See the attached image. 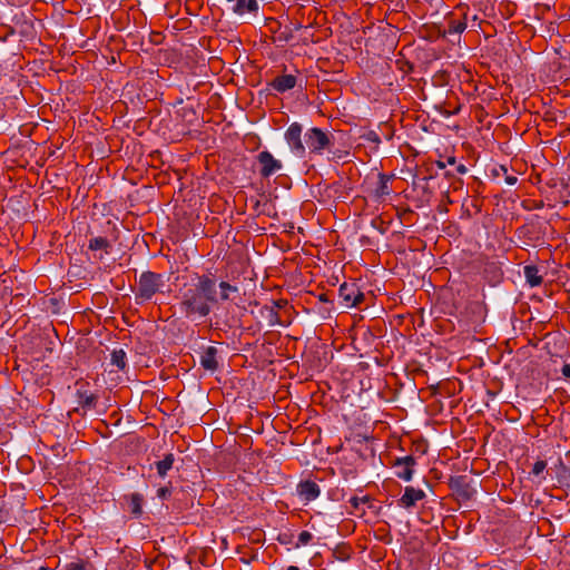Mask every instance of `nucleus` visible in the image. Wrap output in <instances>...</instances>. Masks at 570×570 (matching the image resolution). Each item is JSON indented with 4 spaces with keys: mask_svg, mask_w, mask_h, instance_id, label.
<instances>
[{
    "mask_svg": "<svg viewBox=\"0 0 570 570\" xmlns=\"http://www.w3.org/2000/svg\"><path fill=\"white\" fill-rule=\"evenodd\" d=\"M179 309L187 318L206 317L212 306L218 303L216 279L210 275H198L196 281L180 291Z\"/></svg>",
    "mask_w": 570,
    "mask_h": 570,
    "instance_id": "obj_1",
    "label": "nucleus"
},
{
    "mask_svg": "<svg viewBox=\"0 0 570 570\" xmlns=\"http://www.w3.org/2000/svg\"><path fill=\"white\" fill-rule=\"evenodd\" d=\"M163 286L164 279L161 274L150 271L142 272L139 276L135 291L136 302L139 304L151 299L155 294L160 292Z\"/></svg>",
    "mask_w": 570,
    "mask_h": 570,
    "instance_id": "obj_2",
    "label": "nucleus"
},
{
    "mask_svg": "<svg viewBox=\"0 0 570 570\" xmlns=\"http://www.w3.org/2000/svg\"><path fill=\"white\" fill-rule=\"evenodd\" d=\"M306 149L311 155L321 156L325 151H330L334 146L333 135L324 131L318 127H312L304 134Z\"/></svg>",
    "mask_w": 570,
    "mask_h": 570,
    "instance_id": "obj_3",
    "label": "nucleus"
},
{
    "mask_svg": "<svg viewBox=\"0 0 570 570\" xmlns=\"http://www.w3.org/2000/svg\"><path fill=\"white\" fill-rule=\"evenodd\" d=\"M303 126L299 122H292L284 134V139L289 150L298 158L306 155V147L302 140Z\"/></svg>",
    "mask_w": 570,
    "mask_h": 570,
    "instance_id": "obj_4",
    "label": "nucleus"
},
{
    "mask_svg": "<svg viewBox=\"0 0 570 570\" xmlns=\"http://www.w3.org/2000/svg\"><path fill=\"white\" fill-rule=\"evenodd\" d=\"M256 159L259 165V175L263 178H268L283 168L282 161L276 159L268 150H262Z\"/></svg>",
    "mask_w": 570,
    "mask_h": 570,
    "instance_id": "obj_5",
    "label": "nucleus"
},
{
    "mask_svg": "<svg viewBox=\"0 0 570 570\" xmlns=\"http://www.w3.org/2000/svg\"><path fill=\"white\" fill-rule=\"evenodd\" d=\"M338 296L346 307L358 306L364 299V294L356 283H343L338 288Z\"/></svg>",
    "mask_w": 570,
    "mask_h": 570,
    "instance_id": "obj_6",
    "label": "nucleus"
},
{
    "mask_svg": "<svg viewBox=\"0 0 570 570\" xmlns=\"http://www.w3.org/2000/svg\"><path fill=\"white\" fill-rule=\"evenodd\" d=\"M415 465L416 460L412 455L397 458L393 463V468L395 469V475L401 480L411 481L414 474Z\"/></svg>",
    "mask_w": 570,
    "mask_h": 570,
    "instance_id": "obj_7",
    "label": "nucleus"
},
{
    "mask_svg": "<svg viewBox=\"0 0 570 570\" xmlns=\"http://www.w3.org/2000/svg\"><path fill=\"white\" fill-rule=\"evenodd\" d=\"M425 498V492L422 489L414 487H405L403 495L399 499L397 503L404 509H411L416 505L419 501Z\"/></svg>",
    "mask_w": 570,
    "mask_h": 570,
    "instance_id": "obj_8",
    "label": "nucleus"
},
{
    "mask_svg": "<svg viewBox=\"0 0 570 570\" xmlns=\"http://www.w3.org/2000/svg\"><path fill=\"white\" fill-rule=\"evenodd\" d=\"M297 494L306 502L314 501L321 494L318 484L312 480L301 481L297 484Z\"/></svg>",
    "mask_w": 570,
    "mask_h": 570,
    "instance_id": "obj_9",
    "label": "nucleus"
},
{
    "mask_svg": "<svg viewBox=\"0 0 570 570\" xmlns=\"http://www.w3.org/2000/svg\"><path fill=\"white\" fill-rule=\"evenodd\" d=\"M451 489L462 501H469L476 494V490L462 476L451 483Z\"/></svg>",
    "mask_w": 570,
    "mask_h": 570,
    "instance_id": "obj_10",
    "label": "nucleus"
},
{
    "mask_svg": "<svg viewBox=\"0 0 570 570\" xmlns=\"http://www.w3.org/2000/svg\"><path fill=\"white\" fill-rule=\"evenodd\" d=\"M297 85V78L294 75L283 73L275 77L271 82L269 87L276 92L284 94Z\"/></svg>",
    "mask_w": 570,
    "mask_h": 570,
    "instance_id": "obj_11",
    "label": "nucleus"
},
{
    "mask_svg": "<svg viewBox=\"0 0 570 570\" xmlns=\"http://www.w3.org/2000/svg\"><path fill=\"white\" fill-rule=\"evenodd\" d=\"M377 177L379 180L372 195L375 200L381 202L392 193L390 184L394 179V175L379 174Z\"/></svg>",
    "mask_w": 570,
    "mask_h": 570,
    "instance_id": "obj_12",
    "label": "nucleus"
},
{
    "mask_svg": "<svg viewBox=\"0 0 570 570\" xmlns=\"http://www.w3.org/2000/svg\"><path fill=\"white\" fill-rule=\"evenodd\" d=\"M217 348L215 346H208L200 355L202 366L210 372H215L218 368L217 362Z\"/></svg>",
    "mask_w": 570,
    "mask_h": 570,
    "instance_id": "obj_13",
    "label": "nucleus"
},
{
    "mask_svg": "<svg viewBox=\"0 0 570 570\" xmlns=\"http://www.w3.org/2000/svg\"><path fill=\"white\" fill-rule=\"evenodd\" d=\"M483 273L492 285L500 283L503 276L502 269L497 262L487 263Z\"/></svg>",
    "mask_w": 570,
    "mask_h": 570,
    "instance_id": "obj_14",
    "label": "nucleus"
},
{
    "mask_svg": "<svg viewBox=\"0 0 570 570\" xmlns=\"http://www.w3.org/2000/svg\"><path fill=\"white\" fill-rule=\"evenodd\" d=\"M78 404L85 409L90 410L96 406L97 396L94 393L88 392L87 390L79 389L77 391Z\"/></svg>",
    "mask_w": 570,
    "mask_h": 570,
    "instance_id": "obj_15",
    "label": "nucleus"
},
{
    "mask_svg": "<svg viewBox=\"0 0 570 570\" xmlns=\"http://www.w3.org/2000/svg\"><path fill=\"white\" fill-rule=\"evenodd\" d=\"M130 513L135 518H139L142 513L144 497L140 493H131L127 497Z\"/></svg>",
    "mask_w": 570,
    "mask_h": 570,
    "instance_id": "obj_16",
    "label": "nucleus"
},
{
    "mask_svg": "<svg viewBox=\"0 0 570 570\" xmlns=\"http://www.w3.org/2000/svg\"><path fill=\"white\" fill-rule=\"evenodd\" d=\"M524 276L531 287L539 286L542 283V276L539 274V268L534 265H527L524 267Z\"/></svg>",
    "mask_w": 570,
    "mask_h": 570,
    "instance_id": "obj_17",
    "label": "nucleus"
},
{
    "mask_svg": "<svg viewBox=\"0 0 570 570\" xmlns=\"http://www.w3.org/2000/svg\"><path fill=\"white\" fill-rule=\"evenodd\" d=\"M233 10L237 14H244L245 12H255L258 10V3L256 0H237Z\"/></svg>",
    "mask_w": 570,
    "mask_h": 570,
    "instance_id": "obj_18",
    "label": "nucleus"
},
{
    "mask_svg": "<svg viewBox=\"0 0 570 570\" xmlns=\"http://www.w3.org/2000/svg\"><path fill=\"white\" fill-rule=\"evenodd\" d=\"M175 462L174 454L168 453L165 455V458L160 461H157L155 463L156 470L159 476L165 478L168 473V471L173 468V464Z\"/></svg>",
    "mask_w": 570,
    "mask_h": 570,
    "instance_id": "obj_19",
    "label": "nucleus"
},
{
    "mask_svg": "<svg viewBox=\"0 0 570 570\" xmlns=\"http://www.w3.org/2000/svg\"><path fill=\"white\" fill-rule=\"evenodd\" d=\"M88 248L90 250H102V252H105V254H109L111 244L106 237L98 236V237H92L89 240Z\"/></svg>",
    "mask_w": 570,
    "mask_h": 570,
    "instance_id": "obj_20",
    "label": "nucleus"
},
{
    "mask_svg": "<svg viewBox=\"0 0 570 570\" xmlns=\"http://www.w3.org/2000/svg\"><path fill=\"white\" fill-rule=\"evenodd\" d=\"M110 356V362L114 366L120 371L125 370L127 365V355L122 348L114 350Z\"/></svg>",
    "mask_w": 570,
    "mask_h": 570,
    "instance_id": "obj_21",
    "label": "nucleus"
},
{
    "mask_svg": "<svg viewBox=\"0 0 570 570\" xmlns=\"http://www.w3.org/2000/svg\"><path fill=\"white\" fill-rule=\"evenodd\" d=\"M348 502L351 503V505L353 507L354 509V512L353 513H360V514H363L365 511L364 509L361 508L362 504H367V503H371L372 502V499L371 497L368 495H363V497H357V495H354L352 497Z\"/></svg>",
    "mask_w": 570,
    "mask_h": 570,
    "instance_id": "obj_22",
    "label": "nucleus"
},
{
    "mask_svg": "<svg viewBox=\"0 0 570 570\" xmlns=\"http://www.w3.org/2000/svg\"><path fill=\"white\" fill-rule=\"evenodd\" d=\"M218 287H219V298L222 301L229 299L230 295L233 293H237L238 292V287H236V286H234V285H232V284H229L228 282H225V281L220 282L218 284Z\"/></svg>",
    "mask_w": 570,
    "mask_h": 570,
    "instance_id": "obj_23",
    "label": "nucleus"
},
{
    "mask_svg": "<svg viewBox=\"0 0 570 570\" xmlns=\"http://www.w3.org/2000/svg\"><path fill=\"white\" fill-rule=\"evenodd\" d=\"M263 309L266 312V317L271 326L281 324L279 315L274 306H264Z\"/></svg>",
    "mask_w": 570,
    "mask_h": 570,
    "instance_id": "obj_24",
    "label": "nucleus"
},
{
    "mask_svg": "<svg viewBox=\"0 0 570 570\" xmlns=\"http://www.w3.org/2000/svg\"><path fill=\"white\" fill-rule=\"evenodd\" d=\"M313 540V534L309 531H302L298 534L297 542L295 543V548H301L309 544V542Z\"/></svg>",
    "mask_w": 570,
    "mask_h": 570,
    "instance_id": "obj_25",
    "label": "nucleus"
},
{
    "mask_svg": "<svg viewBox=\"0 0 570 570\" xmlns=\"http://www.w3.org/2000/svg\"><path fill=\"white\" fill-rule=\"evenodd\" d=\"M362 138L365 141L374 144L375 146H379L381 144V138H380L379 134L374 130H368L367 132H365L362 136Z\"/></svg>",
    "mask_w": 570,
    "mask_h": 570,
    "instance_id": "obj_26",
    "label": "nucleus"
},
{
    "mask_svg": "<svg viewBox=\"0 0 570 570\" xmlns=\"http://www.w3.org/2000/svg\"><path fill=\"white\" fill-rule=\"evenodd\" d=\"M466 23L463 21H452L449 27L450 33H461L465 30Z\"/></svg>",
    "mask_w": 570,
    "mask_h": 570,
    "instance_id": "obj_27",
    "label": "nucleus"
},
{
    "mask_svg": "<svg viewBox=\"0 0 570 570\" xmlns=\"http://www.w3.org/2000/svg\"><path fill=\"white\" fill-rule=\"evenodd\" d=\"M547 468V462L543 460H539L533 464L532 474L540 475Z\"/></svg>",
    "mask_w": 570,
    "mask_h": 570,
    "instance_id": "obj_28",
    "label": "nucleus"
},
{
    "mask_svg": "<svg viewBox=\"0 0 570 570\" xmlns=\"http://www.w3.org/2000/svg\"><path fill=\"white\" fill-rule=\"evenodd\" d=\"M85 561L78 559L77 561H72L66 566V570H83L85 569Z\"/></svg>",
    "mask_w": 570,
    "mask_h": 570,
    "instance_id": "obj_29",
    "label": "nucleus"
},
{
    "mask_svg": "<svg viewBox=\"0 0 570 570\" xmlns=\"http://www.w3.org/2000/svg\"><path fill=\"white\" fill-rule=\"evenodd\" d=\"M501 170L504 173L505 175V183L510 186L514 185L518 180V178L513 175H508V169L503 166H501Z\"/></svg>",
    "mask_w": 570,
    "mask_h": 570,
    "instance_id": "obj_30",
    "label": "nucleus"
},
{
    "mask_svg": "<svg viewBox=\"0 0 570 570\" xmlns=\"http://www.w3.org/2000/svg\"><path fill=\"white\" fill-rule=\"evenodd\" d=\"M157 495L160 499H166L170 495V489L167 487L159 488L157 491Z\"/></svg>",
    "mask_w": 570,
    "mask_h": 570,
    "instance_id": "obj_31",
    "label": "nucleus"
},
{
    "mask_svg": "<svg viewBox=\"0 0 570 570\" xmlns=\"http://www.w3.org/2000/svg\"><path fill=\"white\" fill-rule=\"evenodd\" d=\"M561 372L564 377H570V362L562 366Z\"/></svg>",
    "mask_w": 570,
    "mask_h": 570,
    "instance_id": "obj_32",
    "label": "nucleus"
},
{
    "mask_svg": "<svg viewBox=\"0 0 570 570\" xmlns=\"http://www.w3.org/2000/svg\"><path fill=\"white\" fill-rule=\"evenodd\" d=\"M285 304H286L285 301L279 299V301L273 302L272 306H274L275 309L277 311L278 308H282Z\"/></svg>",
    "mask_w": 570,
    "mask_h": 570,
    "instance_id": "obj_33",
    "label": "nucleus"
},
{
    "mask_svg": "<svg viewBox=\"0 0 570 570\" xmlns=\"http://www.w3.org/2000/svg\"><path fill=\"white\" fill-rule=\"evenodd\" d=\"M466 170H468V169H466V167H465L463 164H460V165H458V167H456V171H458L459 174H465V173H466Z\"/></svg>",
    "mask_w": 570,
    "mask_h": 570,
    "instance_id": "obj_34",
    "label": "nucleus"
},
{
    "mask_svg": "<svg viewBox=\"0 0 570 570\" xmlns=\"http://www.w3.org/2000/svg\"><path fill=\"white\" fill-rule=\"evenodd\" d=\"M435 164H436L438 168H440V169H444L446 166V163L441 161V160H438Z\"/></svg>",
    "mask_w": 570,
    "mask_h": 570,
    "instance_id": "obj_35",
    "label": "nucleus"
},
{
    "mask_svg": "<svg viewBox=\"0 0 570 570\" xmlns=\"http://www.w3.org/2000/svg\"><path fill=\"white\" fill-rule=\"evenodd\" d=\"M446 164L454 165L455 164V157L451 156L446 159Z\"/></svg>",
    "mask_w": 570,
    "mask_h": 570,
    "instance_id": "obj_36",
    "label": "nucleus"
},
{
    "mask_svg": "<svg viewBox=\"0 0 570 570\" xmlns=\"http://www.w3.org/2000/svg\"><path fill=\"white\" fill-rule=\"evenodd\" d=\"M286 570H299V568L296 566H288Z\"/></svg>",
    "mask_w": 570,
    "mask_h": 570,
    "instance_id": "obj_37",
    "label": "nucleus"
},
{
    "mask_svg": "<svg viewBox=\"0 0 570 570\" xmlns=\"http://www.w3.org/2000/svg\"><path fill=\"white\" fill-rule=\"evenodd\" d=\"M38 570H49L47 567H40Z\"/></svg>",
    "mask_w": 570,
    "mask_h": 570,
    "instance_id": "obj_38",
    "label": "nucleus"
},
{
    "mask_svg": "<svg viewBox=\"0 0 570 570\" xmlns=\"http://www.w3.org/2000/svg\"><path fill=\"white\" fill-rule=\"evenodd\" d=\"M568 454L570 455V452Z\"/></svg>",
    "mask_w": 570,
    "mask_h": 570,
    "instance_id": "obj_39",
    "label": "nucleus"
}]
</instances>
